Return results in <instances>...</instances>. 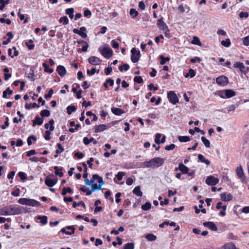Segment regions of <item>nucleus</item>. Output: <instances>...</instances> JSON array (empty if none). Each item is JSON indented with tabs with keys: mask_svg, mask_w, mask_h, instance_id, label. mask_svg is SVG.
<instances>
[{
	"mask_svg": "<svg viewBox=\"0 0 249 249\" xmlns=\"http://www.w3.org/2000/svg\"><path fill=\"white\" fill-rule=\"evenodd\" d=\"M236 171L238 178L242 180V182H244L245 181V176L243 172L242 166L241 165L238 166Z\"/></svg>",
	"mask_w": 249,
	"mask_h": 249,
	"instance_id": "4468645a",
	"label": "nucleus"
},
{
	"mask_svg": "<svg viewBox=\"0 0 249 249\" xmlns=\"http://www.w3.org/2000/svg\"><path fill=\"white\" fill-rule=\"evenodd\" d=\"M134 249V245L132 243H128L124 245V249Z\"/></svg>",
	"mask_w": 249,
	"mask_h": 249,
	"instance_id": "09e8293b",
	"label": "nucleus"
},
{
	"mask_svg": "<svg viewBox=\"0 0 249 249\" xmlns=\"http://www.w3.org/2000/svg\"><path fill=\"white\" fill-rule=\"evenodd\" d=\"M157 25L158 27L161 30H164V29H166L168 27L166 23L161 18L158 20Z\"/></svg>",
	"mask_w": 249,
	"mask_h": 249,
	"instance_id": "f3484780",
	"label": "nucleus"
},
{
	"mask_svg": "<svg viewBox=\"0 0 249 249\" xmlns=\"http://www.w3.org/2000/svg\"><path fill=\"white\" fill-rule=\"evenodd\" d=\"M51 131L46 130L45 132L44 138L47 141H49L51 139L50 137Z\"/></svg>",
	"mask_w": 249,
	"mask_h": 249,
	"instance_id": "4d7b16f0",
	"label": "nucleus"
},
{
	"mask_svg": "<svg viewBox=\"0 0 249 249\" xmlns=\"http://www.w3.org/2000/svg\"><path fill=\"white\" fill-rule=\"evenodd\" d=\"M201 61L200 58L198 57H195L194 58H192L191 59L190 61L192 63H195L196 62H200Z\"/></svg>",
	"mask_w": 249,
	"mask_h": 249,
	"instance_id": "680f3d73",
	"label": "nucleus"
},
{
	"mask_svg": "<svg viewBox=\"0 0 249 249\" xmlns=\"http://www.w3.org/2000/svg\"><path fill=\"white\" fill-rule=\"evenodd\" d=\"M73 32L75 34H78L83 38H86L87 36L86 32V28L85 27H82L80 28V30L74 28L72 30Z\"/></svg>",
	"mask_w": 249,
	"mask_h": 249,
	"instance_id": "9d476101",
	"label": "nucleus"
},
{
	"mask_svg": "<svg viewBox=\"0 0 249 249\" xmlns=\"http://www.w3.org/2000/svg\"><path fill=\"white\" fill-rule=\"evenodd\" d=\"M134 81L135 82L138 83H143V81L141 76H135L134 78Z\"/></svg>",
	"mask_w": 249,
	"mask_h": 249,
	"instance_id": "864d4df0",
	"label": "nucleus"
},
{
	"mask_svg": "<svg viewBox=\"0 0 249 249\" xmlns=\"http://www.w3.org/2000/svg\"><path fill=\"white\" fill-rule=\"evenodd\" d=\"M37 219L40 220V222L43 225H45L47 223L48 217L46 216L38 215L37 216Z\"/></svg>",
	"mask_w": 249,
	"mask_h": 249,
	"instance_id": "c85d7f7f",
	"label": "nucleus"
},
{
	"mask_svg": "<svg viewBox=\"0 0 249 249\" xmlns=\"http://www.w3.org/2000/svg\"><path fill=\"white\" fill-rule=\"evenodd\" d=\"M145 238L149 241H154L157 239V236L151 233H148L145 235Z\"/></svg>",
	"mask_w": 249,
	"mask_h": 249,
	"instance_id": "c756f323",
	"label": "nucleus"
},
{
	"mask_svg": "<svg viewBox=\"0 0 249 249\" xmlns=\"http://www.w3.org/2000/svg\"><path fill=\"white\" fill-rule=\"evenodd\" d=\"M98 51L106 58H109L112 55V51L109 46L104 47L102 49L99 48Z\"/></svg>",
	"mask_w": 249,
	"mask_h": 249,
	"instance_id": "423d86ee",
	"label": "nucleus"
},
{
	"mask_svg": "<svg viewBox=\"0 0 249 249\" xmlns=\"http://www.w3.org/2000/svg\"><path fill=\"white\" fill-rule=\"evenodd\" d=\"M28 198H20L18 200V203L22 205H26L27 204Z\"/></svg>",
	"mask_w": 249,
	"mask_h": 249,
	"instance_id": "052dcab7",
	"label": "nucleus"
},
{
	"mask_svg": "<svg viewBox=\"0 0 249 249\" xmlns=\"http://www.w3.org/2000/svg\"><path fill=\"white\" fill-rule=\"evenodd\" d=\"M59 21L60 23H63L64 25H67L69 23V19L66 16L60 18Z\"/></svg>",
	"mask_w": 249,
	"mask_h": 249,
	"instance_id": "a18cd8bd",
	"label": "nucleus"
},
{
	"mask_svg": "<svg viewBox=\"0 0 249 249\" xmlns=\"http://www.w3.org/2000/svg\"><path fill=\"white\" fill-rule=\"evenodd\" d=\"M198 159L200 161L205 163L207 165H209L210 164V161L208 159H206L202 154L198 155Z\"/></svg>",
	"mask_w": 249,
	"mask_h": 249,
	"instance_id": "a878e982",
	"label": "nucleus"
},
{
	"mask_svg": "<svg viewBox=\"0 0 249 249\" xmlns=\"http://www.w3.org/2000/svg\"><path fill=\"white\" fill-rule=\"evenodd\" d=\"M82 206L84 208H86V205L85 203L83 201L79 202L78 203H76V202H74L72 204V206L74 208H76L77 206Z\"/></svg>",
	"mask_w": 249,
	"mask_h": 249,
	"instance_id": "3c124183",
	"label": "nucleus"
},
{
	"mask_svg": "<svg viewBox=\"0 0 249 249\" xmlns=\"http://www.w3.org/2000/svg\"><path fill=\"white\" fill-rule=\"evenodd\" d=\"M151 208V204L150 202H146L142 205L141 208L143 211H148Z\"/></svg>",
	"mask_w": 249,
	"mask_h": 249,
	"instance_id": "58836bf2",
	"label": "nucleus"
},
{
	"mask_svg": "<svg viewBox=\"0 0 249 249\" xmlns=\"http://www.w3.org/2000/svg\"><path fill=\"white\" fill-rule=\"evenodd\" d=\"M133 193L138 196H142V193L141 191V186H137L133 190Z\"/></svg>",
	"mask_w": 249,
	"mask_h": 249,
	"instance_id": "bb28decb",
	"label": "nucleus"
},
{
	"mask_svg": "<svg viewBox=\"0 0 249 249\" xmlns=\"http://www.w3.org/2000/svg\"><path fill=\"white\" fill-rule=\"evenodd\" d=\"M72 193V189L69 187H68L67 188H65V187H64L62 190V195L63 196H65L66 195L67 193H70V194H71Z\"/></svg>",
	"mask_w": 249,
	"mask_h": 249,
	"instance_id": "473e14b6",
	"label": "nucleus"
},
{
	"mask_svg": "<svg viewBox=\"0 0 249 249\" xmlns=\"http://www.w3.org/2000/svg\"><path fill=\"white\" fill-rule=\"evenodd\" d=\"M215 94L220 96L222 98L225 99L234 96L236 95V93L233 90L229 89L218 90Z\"/></svg>",
	"mask_w": 249,
	"mask_h": 249,
	"instance_id": "20e7f679",
	"label": "nucleus"
},
{
	"mask_svg": "<svg viewBox=\"0 0 249 249\" xmlns=\"http://www.w3.org/2000/svg\"><path fill=\"white\" fill-rule=\"evenodd\" d=\"M178 140L179 142H189L190 140V138L188 136H178Z\"/></svg>",
	"mask_w": 249,
	"mask_h": 249,
	"instance_id": "f704fd0d",
	"label": "nucleus"
},
{
	"mask_svg": "<svg viewBox=\"0 0 249 249\" xmlns=\"http://www.w3.org/2000/svg\"><path fill=\"white\" fill-rule=\"evenodd\" d=\"M231 43V41L229 38H227L221 42V45L226 47H229L230 46Z\"/></svg>",
	"mask_w": 249,
	"mask_h": 249,
	"instance_id": "ea45409f",
	"label": "nucleus"
},
{
	"mask_svg": "<svg viewBox=\"0 0 249 249\" xmlns=\"http://www.w3.org/2000/svg\"><path fill=\"white\" fill-rule=\"evenodd\" d=\"M43 119L38 116H36L35 120H33V126H35L36 125H40L43 124Z\"/></svg>",
	"mask_w": 249,
	"mask_h": 249,
	"instance_id": "6ab92c4d",
	"label": "nucleus"
},
{
	"mask_svg": "<svg viewBox=\"0 0 249 249\" xmlns=\"http://www.w3.org/2000/svg\"><path fill=\"white\" fill-rule=\"evenodd\" d=\"M125 175V173L123 172H119L116 175V177L117 178L118 180H121L123 178V177Z\"/></svg>",
	"mask_w": 249,
	"mask_h": 249,
	"instance_id": "603ef678",
	"label": "nucleus"
},
{
	"mask_svg": "<svg viewBox=\"0 0 249 249\" xmlns=\"http://www.w3.org/2000/svg\"><path fill=\"white\" fill-rule=\"evenodd\" d=\"M41 117H49L50 115V112L47 109H44L41 111L40 113Z\"/></svg>",
	"mask_w": 249,
	"mask_h": 249,
	"instance_id": "79ce46f5",
	"label": "nucleus"
},
{
	"mask_svg": "<svg viewBox=\"0 0 249 249\" xmlns=\"http://www.w3.org/2000/svg\"><path fill=\"white\" fill-rule=\"evenodd\" d=\"M75 229L72 226H66L61 230V232L65 233L67 235H71L74 233Z\"/></svg>",
	"mask_w": 249,
	"mask_h": 249,
	"instance_id": "f8f14e48",
	"label": "nucleus"
},
{
	"mask_svg": "<svg viewBox=\"0 0 249 249\" xmlns=\"http://www.w3.org/2000/svg\"><path fill=\"white\" fill-rule=\"evenodd\" d=\"M74 9L73 8H68L66 10V13L69 15L70 18L72 19L73 17Z\"/></svg>",
	"mask_w": 249,
	"mask_h": 249,
	"instance_id": "2f4dec72",
	"label": "nucleus"
},
{
	"mask_svg": "<svg viewBox=\"0 0 249 249\" xmlns=\"http://www.w3.org/2000/svg\"><path fill=\"white\" fill-rule=\"evenodd\" d=\"M111 111L114 114L118 116L121 115L124 113V111L122 109L115 107L111 108Z\"/></svg>",
	"mask_w": 249,
	"mask_h": 249,
	"instance_id": "4be33fe9",
	"label": "nucleus"
},
{
	"mask_svg": "<svg viewBox=\"0 0 249 249\" xmlns=\"http://www.w3.org/2000/svg\"><path fill=\"white\" fill-rule=\"evenodd\" d=\"M160 58L161 60L160 62L161 65H164L167 61H169L170 60L169 57H164L163 55H160Z\"/></svg>",
	"mask_w": 249,
	"mask_h": 249,
	"instance_id": "49530a36",
	"label": "nucleus"
},
{
	"mask_svg": "<svg viewBox=\"0 0 249 249\" xmlns=\"http://www.w3.org/2000/svg\"><path fill=\"white\" fill-rule=\"evenodd\" d=\"M175 147L176 145L174 144H171L169 145H166L165 147V149L167 151L172 150L175 148Z\"/></svg>",
	"mask_w": 249,
	"mask_h": 249,
	"instance_id": "bf43d9fd",
	"label": "nucleus"
},
{
	"mask_svg": "<svg viewBox=\"0 0 249 249\" xmlns=\"http://www.w3.org/2000/svg\"><path fill=\"white\" fill-rule=\"evenodd\" d=\"M129 68V66L127 64H124L123 65L119 67V70L121 71H122L123 70L125 71H127Z\"/></svg>",
	"mask_w": 249,
	"mask_h": 249,
	"instance_id": "8fccbe9b",
	"label": "nucleus"
},
{
	"mask_svg": "<svg viewBox=\"0 0 249 249\" xmlns=\"http://www.w3.org/2000/svg\"><path fill=\"white\" fill-rule=\"evenodd\" d=\"M18 175L21 180H24L26 178L25 174L22 172H19Z\"/></svg>",
	"mask_w": 249,
	"mask_h": 249,
	"instance_id": "338daca9",
	"label": "nucleus"
},
{
	"mask_svg": "<svg viewBox=\"0 0 249 249\" xmlns=\"http://www.w3.org/2000/svg\"><path fill=\"white\" fill-rule=\"evenodd\" d=\"M233 67L238 68L242 73L246 75L249 71V67H246L243 63L236 62L233 64Z\"/></svg>",
	"mask_w": 249,
	"mask_h": 249,
	"instance_id": "0eeeda50",
	"label": "nucleus"
},
{
	"mask_svg": "<svg viewBox=\"0 0 249 249\" xmlns=\"http://www.w3.org/2000/svg\"><path fill=\"white\" fill-rule=\"evenodd\" d=\"M219 180L218 178H215L213 176H209L206 179V183L209 185L213 186L217 184Z\"/></svg>",
	"mask_w": 249,
	"mask_h": 249,
	"instance_id": "9b49d317",
	"label": "nucleus"
},
{
	"mask_svg": "<svg viewBox=\"0 0 249 249\" xmlns=\"http://www.w3.org/2000/svg\"><path fill=\"white\" fill-rule=\"evenodd\" d=\"M56 183V181H54L53 180L48 177L45 178V183L47 186L49 187H53L55 184Z\"/></svg>",
	"mask_w": 249,
	"mask_h": 249,
	"instance_id": "b1692460",
	"label": "nucleus"
},
{
	"mask_svg": "<svg viewBox=\"0 0 249 249\" xmlns=\"http://www.w3.org/2000/svg\"><path fill=\"white\" fill-rule=\"evenodd\" d=\"M201 139V141L203 142V144H204L206 148H209L210 147V142L208 140H207L204 137H202Z\"/></svg>",
	"mask_w": 249,
	"mask_h": 249,
	"instance_id": "4c0bfd02",
	"label": "nucleus"
},
{
	"mask_svg": "<svg viewBox=\"0 0 249 249\" xmlns=\"http://www.w3.org/2000/svg\"><path fill=\"white\" fill-rule=\"evenodd\" d=\"M53 94V89H51L48 94L45 95L44 97L46 99L50 98L52 97V95Z\"/></svg>",
	"mask_w": 249,
	"mask_h": 249,
	"instance_id": "0e129e2a",
	"label": "nucleus"
},
{
	"mask_svg": "<svg viewBox=\"0 0 249 249\" xmlns=\"http://www.w3.org/2000/svg\"><path fill=\"white\" fill-rule=\"evenodd\" d=\"M220 197L221 199L224 201H229L232 199V196L231 194L226 193L221 194Z\"/></svg>",
	"mask_w": 249,
	"mask_h": 249,
	"instance_id": "dca6fc26",
	"label": "nucleus"
},
{
	"mask_svg": "<svg viewBox=\"0 0 249 249\" xmlns=\"http://www.w3.org/2000/svg\"><path fill=\"white\" fill-rule=\"evenodd\" d=\"M243 44L245 46L249 45V36L244 38L243 40Z\"/></svg>",
	"mask_w": 249,
	"mask_h": 249,
	"instance_id": "774afa93",
	"label": "nucleus"
},
{
	"mask_svg": "<svg viewBox=\"0 0 249 249\" xmlns=\"http://www.w3.org/2000/svg\"><path fill=\"white\" fill-rule=\"evenodd\" d=\"M32 140L34 142L36 141V137L34 135L29 136L27 139V143L29 145H31L32 144Z\"/></svg>",
	"mask_w": 249,
	"mask_h": 249,
	"instance_id": "c03bdc74",
	"label": "nucleus"
},
{
	"mask_svg": "<svg viewBox=\"0 0 249 249\" xmlns=\"http://www.w3.org/2000/svg\"><path fill=\"white\" fill-rule=\"evenodd\" d=\"M57 146L58 147V149L55 151L56 154H59L60 153L64 151V148L61 144L57 143Z\"/></svg>",
	"mask_w": 249,
	"mask_h": 249,
	"instance_id": "de8ad7c7",
	"label": "nucleus"
},
{
	"mask_svg": "<svg viewBox=\"0 0 249 249\" xmlns=\"http://www.w3.org/2000/svg\"><path fill=\"white\" fill-rule=\"evenodd\" d=\"M167 97L170 102L173 105L178 102V99L176 94L173 91H170L167 93Z\"/></svg>",
	"mask_w": 249,
	"mask_h": 249,
	"instance_id": "1a4fd4ad",
	"label": "nucleus"
},
{
	"mask_svg": "<svg viewBox=\"0 0 249 249\" xmlns=\"http://www.w3.org/2000/svg\"><path fill=\"white\" fill-rule=\"evenodd\" d=\"M161 136V135L160 133H157L156 134L155 142L157 144H160V139Z\"/></svg>",
	"mask_w": 249,
	"mask_h": 249,
	"instance_id": "6e6d98bb",
	"label": "nucleus"
},
{
	"mask_svg": "<svg viewBox=\"0 0 249 249\" xmlns=\"http://www.w3.org/2000/svg\"><path fill=\"white\" fill-rule=\"evenodd\" d=\"M93 178L94 179H95V181H97L99 183V185H97V183L92 184L90 190H88L87 191V196L90 195L92 192L95 191L103 189L102 186L104 184V181H103L102 178L96 174H95L93 175Z\"/></svg>",
	"mask_w": 249,
	"mask_h": 249,
	"instance_id": "7ed1b4c3",
	"label": "nucleus"
},
{
	"mask_svg": "<svg viewBox=\"0 0 249 249\" xmlns=\"http://www.w3.org/2000/svg\"><path fill=\"white\" fill-rule=\"evenodd\" d=\"M0 22L2 23H6L8 25H10L11 23V21L9 19H4L3 18H0Z\"/></svg>",
	"mask_w": 249,
	"mask_h": 249,
	"instance_id": "13d9d810",
	"label": "nucleus"
},
{
	"mask_svg": "<svg viewBox=\"0 0 249 249\" xmlns=\"http://www.w3.org/2000/svg\"><path fill=\"white\" fill-rule=\"evenodd\" d=\"M131 60L132 62L133 63L137 62L141 56L140 51L135 48H133L131 50Z\"/></svg>",
	"mask_w": 249,
	"mask_h": 249,
	"instance_id": "39448f33",
	"label": "nucleus"
},
{
	"mask_svg": "<svg viewBox=\"0 0 249 249\" xmlns=\"http://www.w3.org/2000/svg\"><path fill=\"white\" fill-rule=\"evenodd\" d=\"M195 75H196V73H195L194 70L192 69H190L189 70L188 72H187L185 74V77H188L189 76H190L191 78H193L195 76Z\"/></svg>",
	"mask_w": 249,
	"mask_h": 249,
	"instance_id": "37998d69",
	"label": "nucleus"
},
{
	"mask_svg": "<svg viewBox=\"0 0 249 249\" xmlns=\"http://www.w3.org/2000/svg\"><path fill=\"white\" fill-rule=\"evenodd\" d=\"M224 249H235L236 246L232 243L230 242L226 243L224 246Z\"/></svg>",
	"mask_w": 249,
	"mask_h": 249,
	"instance_id": "7c9ffc66",
	"label": "nucleus"
},
{
	"mask_svg": "<svg viewBox=\"0 0 249 249\" xmlns=\"http://www.w3.org/2000/svg\"><path fill=\"white\" fill-rule=\"evenodd\" d=\"M56 71L59 75L61 77L64 76L66 73V70L65 68L61 65H59L57 67Z\"/></svg>",
	"mask_w": 249,
	"mask_h": 249,
	"instance_id": "a211bd4d",
	"label": "nucleus"
},
{
	"mask_svg": "<svg viewBox=\"0 0 249 249\" xmlns=\"http://www.w3.org/2000/svg\"><path fill=\"white\" fill-rule=\"evenodd\" d=\"M129 14L132 18H135L138 15V12L135 9L132 8L130 10Z\"/></svg>",
	"mask_w": 249,
	"mask_h": 249,
	"instance_id": "72a5a7b5",
	"label": "nucleus"
},
{
	"mask_svg": "<svg viewBox=\"0 0 249 249\" xmlns=\"http://www.w3.org/2000/svg\"><path fill=\"white\" fill-rule=\"evenodd\" d=\"M164 161L163 159L156 157L149 161L142 162V164L144 167L155 168L161 166L163 164Z\"/></svg>",
	"mask_w": 249,
	"mask_h": 249,
	"instance_id": "f03ea898",
	"label": "nucleus"
},
{
	"mask_svg": "<svg viewBox=\"0 0 249 249\" xmlns=\"http://www.w3.org/2000/svg\"><path fill=\"white\" fill-rule=\"evenodd\" d=\"M107 129V125L106 124H99L97 125L95 127L94 132L95 133H98L100 132H102L105 130Z\"/></svg>",
	"mask_w": 249,
	"mask_h": 249,
	"instance_id": "393cba45",
	"label": "nucleus"
},
{
	"mask_svg": "<svg viewBox=\"0 0 249 249\" xmlns=\"http://www.w3.org/2000/svg\"><path fill=\"white\" fill-rule=\"evenodd\" d=\"M41 203L35 199L28 198L27 205L30 206H39Z\"/></svg>",
	"mask_w": 249,
	"mask_h": 249,
	"instance_id": "aec40b11",
	"label": "nucleus"
},
{
	"mask_svg": "<svg viewBox=\"0 0 249 249\" xmlns=\"http://www.w3.org/2000/svg\"><path fill=\"white\" fill-rule=\"evenodd\" d=\"M178 168H179V170L181 172V173L183 174H186L188 173L189 171V168L184 165L182 163H180L178 165Z\"/></svg>",
	"mask_w": 249,
	"mask_h": 249,
	"instance_id": "5701e85b",
	"label": "nucleus"
},
{
	"mask_svg": "<svg viewBox=\"0 0 249 249\" xmlns=\"http://www.w3.org/2000/svg\"><path fill=\"white\" fill-rule=\"evenodd\" d=\"M203 226L205 227L208 228L209 229L213 231H217V228L215 224L213 222H205L203 224Z\"/></svg>",
	"mask_w": 249,
	"mask_h": 249,
	"instance_id": "2eb2a0df",
	"label": "nucleus"
},
{
	"mask_svg": "<svg viewBox=\"0 0 249 249\" xmlns=\"http://www.w3.org/2000/svg\"><path fill=\"white\" fill-rule=\"evenodd\" d=\"M249 16V14L248 12H241L239 14V16L240 18H247Z\"/></svg>",
	"mask_w": 249,
	"mask_h": 249,
	"instance_id": "5fc2aeb1",
	"label": "nucleus"
},
{
	"mask_svg": "<svg viewBox=\"0 0 249 249\" xmlns=\"http://www.w3.org/2000/svg\"><path fill=\"white\" fill-rule=\"evenodd\" d=\"M215 80L216 83L218 85L222 87H225L227 86L229 83V80L228 77L224 75H222L217 77Z\"/></svg>",
	"mask_w": 249,
	"mask_h": 249,
	"instance_id": "6e6552de",
	"label": "nucleus"
},
{
	"mask_svg": "<svg viewBox=\"0 0 249 249\" xmlns=\"http://www.w3.org/2000/svg\"><path fill=\"white\" fill-rule=\"evenodd\" d=\"M22 213L21 208L18 206L8 205L0 209V214L1 215H14Z\"/></svg>",
	"mask_w": 249,
	"mask_h": 249,
	"instance_id": "f257e3e1",
	"label": "nucleus"
},
{
	"mask_svg": "<svg viewBox=\"0 0 249 249\" xmlns=\"http://www.w3.org/2000/svg\"><path fill=\"white\" fill-rule=\"evenodd\" d=\"M54 169L55 170V174L57 176L62 177L63 176V173L62 172V168H59L58 166H54Z\"/></svg>",
	"mask_w": 249,
	"mask_h": 249,
	"instance_id": "cd10ccee",
	"label": "nucleus"
},
{
	"mask_svg": "<svg viewBox=\"0 0 249 249\" xmlns=\"http://www.w3.org/2000/svg\"><path fill=\"white\" fill-rule=\"evenodd\" d=\"M88 62L92 65L96 66L100 64L102 61L98 57L93 56L89 58Z\"/></svg>",
	"mask_w": 249,
	"mask_h": 249,
	"instance_id": "ddd939ff",
	"label": "nucleus"
},
{
	"mask_svg": "<svg viewBox=\"0 0 249 249\" xmlns=\"http://www.w3.org/2000/svg\"><path fill=\"white\" fill-rule=\"evenodd\" d=\"M76 110V107L74 106H69L67 107V112L69 115L71 114L72 112L75 111Z\"/></svg>",
	"mask_w": 249,
	"mask_h": 249,
	"instance_id": "c9c22d12",
	"label": "nucleus"
},
{
	"mask_svg": "<svg viewBox=\"0 0 249 249\" xmlns=\"http://www.w3.org/2000/svg\"><path fill=\"white\" fill-rule=\"evenodd\" d=\"M191 43L193 44L197 45L198 46H200L201 45V42L200 41L199 38L196 36H194L193 37Z\"/></svg>",
	"mask_w": 249,
	"mask_h": 249,
	"instance_id": "e433bc0d",
	"label": "nucleus"
},
{
	"mask_svg": "<svg viewBox=\"0 0 249 249\" xmlns=\"http://www.w3.org/2000/svg\"><path fill=\"white\" fill-rule=\"evenodd\" d=\"M54 123V120L53 119H51L49 121V123L45 124L44 127L46 129L49 128L50 131H53L54 129L53 126Z\"/></svg>",
	"mask_w": 249,
	"mask_h": 249,
	"instance_id": "412c9836",
	"label": "nucleus"
},
{
	"mask_svg": "<svg viewBox=\"0 0 249 249\" xmlns=\"http://www.w3.org/2000/svg\"><path fill=\"white\" fill-rule=\"evenodd\" d=\"M112 46L114 49H118L119 48V43L117 42L115 40H112L111 41Z\"/></svg>",
	"mask_w": 249,
	"mask_h": 249,
	"instance_id": "69168bd1",
	"label": "nucleus"
},
{
	"mask_svg": "<svg viewBox=\"0 0 249 249\" xmlns=\"http://www.w3.org/2000/svg\"><path fill=\"white\" fill-rule=\"evenodd\" d=\"M85 43H86V45L82 47L81 50L80 49L78 50V52L79 53L81 52V51L85 52H86L87 51V49H88V48L89 47V45H88V44L87 42H85Z\"/></svg>",
	"mask_w": 249,
	"mask_h": 249,
	"instance_id": "e2e57ef3",
	"label": "nucleus"
},
{
	"mask_svg": "<svg viewBox=\"0 0 249 249\" xmlns=\"http://www.w3.org/2000/svg\"><path fill=\"white\" fill-rule=\"evenodd\" d=\"M9 0H0V10H2L5 5L9 2Z\"/></svg>",
	"mask_w": 249,
	"mask_h": 249,
	"instance_id": "a19ab883",
	"label": "nucleus"
}]
</instances>
